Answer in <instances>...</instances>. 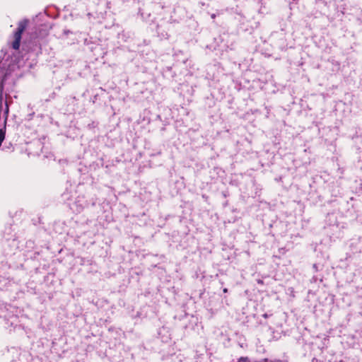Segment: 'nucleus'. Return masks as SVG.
<instances>
[{
    "label": "nucleus",
    "instance_id": "2",
    "mask_svg": "<svg viewBox=\"0 0 362 362\" xmlns=\"http://www.w3.org/2000/svg\"><path fill=\"white\" fill-rule=\"evenodd\" d=\"M247 358H240L238 362H246Z\"/></svg>",
    "mask_w": 362,
    "mask_h": 362
},
{
    "label": "nucleus",
    "instance_id": "1",
    "mask_svg": "<svg viewBox=\"0 0 362 362\" xmlns=\"http://www.w3.org/2000/svg\"><path fill=\"white\" fill-rule=\"evenodd\" d=\"M27 25V21H22L18 23V27L16 32L14 34L15 40L13 42V48L18 49L20 47V42L21 40V35Z\"/></svg>",
    "mask_w": 362,
    "mask_h": 362
}]
</instances>
